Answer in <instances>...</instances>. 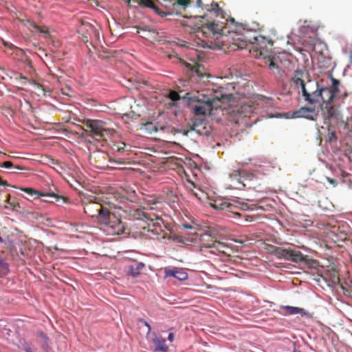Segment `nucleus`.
Masks as SVG:
<instances>
[{
    "instance_id": "1",
    "label": "nucleus",
    "mask_w": 352,
    "mask_h": 352,
    "mask_svg": "<svg viewBox=\"0 0 352 352\" xmlns=\"http://www.w3.org/2000/svg\"><path fill=\"white\" fill-rule=\"evenodd\" d=\"M206 15L197 16L199 19L200 26L197 28V31L201 32L206 37L219 36L223 38L222 43H228L230 47L234 49H244L249 44L252 43V39L255 40V52L256 57L263 56H268L267 54L272 50L273 43L271 41L267 40L263 36L258 38L256 36H251L252 30L248 28L246 24L237 23L234 19L231 18L227 20L230 23L229 27L224 25L223 23H218L214 21H206L204 20Z\"/></svg>"
},
{
    "instance_id": "2",
    "label": "nucleus",
    "mask_w": 352,
    "mask_h": 352,
    "mask_svg": "<svg viewBox=\"0 0 352 352\" xmlns=\"http://www.w3.org/2000/svg\"><path fill=\"white\" fill-rule=\"evenodd\" d=\"M84 212L89 217L96 218L98 223L104 225L108 234L119 235L124 231L121 218L111 212L100 203L90 201L85 204Z\"/></svg>"
},
{
    "instance_id": "3",
    "label": "nucleus",
    "mask_w": 352,
    "mask_h": 352,
    "mask_svg": "<svg viewBox=\"0 0 352 352\" xmlns=\"http://www.w3.org/2000/svg\"><path fill=\"white\" fill-rule=\"evenodd\" d=\"M133 217L136 219L142 220L146 223V226H143L142 231L140 232L143 235L159 241L171 239L170 229L164 224V220L156 214L137 209L134 212Z\"/></svg>"
},
{
    "instance_id": "4",
    "label": "nucleus",
    "mask_w": 352,
    "mask_h": 352,
    "mask_svg": "<svg viewBox=\"0 0 352 352\" xmlns=\"http://www.w3.org/2000/svg\"><path fill=\"white\" fill-rule=\"evenodd\" d=\"M292 82L297 89H300L302 96L305 102L310 104L319 102L320 87L318 82L309 78V75L302 70H296L292 78Z\"/></svg>"
},
{
    "instance_id": "5",
    "label": "nucleus",
    "mask_w": 352,
    "mask_h": 352,
    "mask_svg": "<svg viewBox=\"0 0 352 352\" xmlns=\"http://www.w3.org/2000/svg\"><path fill=\"white\" fill-rule=\"evenodd\" d=\"M86 131L89 135L98 142L106 140V136H113L116 130L107 123L99 120H87L85 123Z\"/></svg>"
},
{
    "instance_id": "6",
    "label": "nucleus",
    "mask_w": 352,
    "mask_h": 352,
    "mask_svg": "<svg viewBox=\"0 0 352 352\" xmlns=\"http://www.w3.org/2000/svg\"><path fill=\"white\" fill-rule=\"evenodd\" d=\"M331 85L329 87H320L319 100L322 101V104H331L336 96L339 94L340 81L331 74Z\"/></svg>"
},
{
    "instance_id": "7",
    "label": "nucleus",
    "mask_w": 352,
    "mask_h": 352,
    "mask_svg": "<svg viewBox=\"0 0 352 352\" xmlns=\"http://www.w3.org/2000/svg\"><path fill=\"white\" fill-rule=\"evenodd\" d=\"M220 100L214 98L212 100L208 99L205 102H201L192 107V111L196 116L212 115L213 110L220 107Z\"/></svg>"
},
{
    "instance_id": "8",
    "label": "nucleus",
    "mask_w": 352,
    "mask_h": 352,
    "mask_svg": "<svg viewBox=\"0 0 352 352\" xmlns=\"http://www.w3.org/2000/svg\"><path fill=\"white\" fill-rule=\"evenodd\" d=\"M213 208L217 210H226L228 212H231L234 216L243 218L242 221H241V223H245L248 222H252L254 221V218L252 216H248V215H243L241 213H239L238 211L236 210L238 208V205L234 204L231 202L228 201H223L220 203L219 204H214L213 205Z\"/></svg>"
},
{
    "instance_id": "9",
    "label": "nucleus",
    "mask_w": 352,
    "mask_h": 352,
    "mask_svg": "<svg viewBox=\"0 0 352 352\" xmlns=\"http://www.w3.org/2000/svg\"><path fill=\"white\" fill-rule=\"evenodd\" d=\"M199 241L201 243V250L202 248L214 249L218 252H224V248L227 246L225 243L214 239L211 234H203L199 236Z\"/></svg>"
},
{
    "instance_id": "10",
    "label": "nucleus",
    "mask_w": 352,
    "mask_h": 352,
    "mask_svg": "<svg viewBox=\"0 0 352 352\" xmlns=\"http://www.w3.org/2000/svg\"><path fill=\"white\" fill-rule=\"evenodd\" d=\"M21 190L30 196L36 195L37 197L54 198L58 206L70 203L68 197L54 192L43 193L31 188H21Z\"/></svg>"
},
{
    "instance_id": "11",
    "label": "nucleus",
    "mask_w": 352,
    "mask_h": 352,
    "mask_svg": "<svg viewBox=\"0 0 352 352\" xmlns=\"http://www.w3.org/2000/svg\"><path fill=\"white\" fill-rule=\"evenodd\" d=\"M318 116V112L315 107H302L299 109L292 112L294 118H306L310 120L316 121Z\"/></svg>"
},
{
    "instance_id": "12",
    "label": "nucleus",
    "mask_w": 352,
    "mask_h": 352,
    "mask_svg": "<svg viewBox=\"0 0 352 352\" xmlns=\"http://www.w3.org/2000/svg\"><path fill=\"white\" fill-rule=\"evenodd\" d=\"M257 182L258 178L254 173L245 170H242V182H241V186L255 190L258 186Z\"/></svg>"
},
{
    "instance_id": "13",
    "label": "nucleus",
    "mask_w": 352,
    "mask_h": 352,
    "mask_svg": "<svg viewBox=\"0 0 352 352\" xmlns=\"http://www.w3.org/2000/svg\"><path fill=\"white\" fill-rule=\"evenodd\" d=\"M111 150L119 155H127L131 151V146L124 142H113L111 145Z\"/></svg>"
},
{
    "instance_id": "14",
    "label": "nucleus",
    "mask_w": 352,
    "mask_h": 352,
    "mask_svg": "<svg viewBox=\"0 0 352 352\" xmlns=\"http://www.w3.org/2000/svg\"><path fill=\"white\" fill-rule=\"evenodd\" d=\"M285 260L298 263L300 262H306L307 258L301 252L288 248V254H287Z\"/></svg>"
},
{
    "instance_id": "15",
    "label": "nucleus",
    "mask_w": 352,
    "mask_h": 352,
    "mask_svg": "<svg viewBox=\"0 0 352 352\" xmlns=\"http://www.w3.org/2000/svg\"><path fill=\"white\" fill-rule=\"evenodd\" d=\"M165 274L166 276H173L181 281L187 280L188 277V274L179 268L166 269Z\"/></svg>"
},
{
    "instance_id": "16",
    "label": "nucleus",
    "mask_w": 352,
    "mask_h": 352,
    "mask_svg": "<svg viewBox=\"0 0 352 352\" xmlns=\"http://www.w3.org/2000/svg\"><path fill=\"white\" fill-rule=\"evenodd\" d=\"M144 204L145 205L143 208L146 212H148V210H155V206L160 203V199L155 195L146 196L143 199Z\"/></svg>"
},
{
    "instance_id": "17",
    "label": "nucleus",
    "mask_w": 352,
    "mask_h": 352,
    "mask_svg": "<svg viewBox=\"0 0 352 352\" xmlns=\"http://www.w3.org/2000/svg\"><path fill=\"white\" fill-rule=\"evenodd\" d=\"M138 4L144 8H149L157 14L158 15L164 17L167 15V14L163 11H162L151 0H138Z\"/></svg>"
},
{
    "instance_id": "18",
    "label": "nucleus",
    "mask_w": 352,
    "mask_h": 352,
    "mask_svg": "<svg viewBox=\"0 0 352 352\" xmlns=\"http://www.w3.org/2000/svg\"><path fill=\"white\" fill-rule=\"evenodd\" d=\"M153 341L155 347V351L161 352H167L168 347L166 344V340L162 337H158L154 333Z\"/></svg>"
},
{
    "instance_id": "19",
    "label": "nucleus",
    "mask_w": 352,
    "mask_h": 352,
    "mask_svg": "<svg viewBox=\"0 0 352 352\" xmlns=\"http://www.w3.org/2000/svg\"><path fill=\"white\" fill-rule=\"evenodd\" d=\"M180 62L182 65H184L190 71L196 73L199 76H204L203 73L201 71V68L202 67V66L200 64H199L196 62H194L193 63H189L186 62L184 60H181Z\"/></svg>"
},
{
    "instance_id": "20",
    "label": "nucleus",
    "mask_w": 352,
    "mask_h": 352,
    "mask_svg": "<svg viewBox=\"0 0 352 352\" xmlns=\"http://www.w3.org/2000/svg\"><path fill=\"white\" fill-rule=\"evenodd\" d=\"M242 170H234L229 175L231 181L233 182V184L236 186V188H241L240 186L241 185V182H242Z\"/></svg>"
},
{
    "instance_id": "21",
    "label": "nucleus",
    "mask_w": 352,
    "mask_h": 352,
    "mask_svg": "<svg viewBox=\"0 0 352 352\" xmlns=\"http://www.w3.org/2000/svg\"><path fill=\"white\" fill-rule=\"evenodd\" d=\"M270 251L276 256L278 258L286 259L287 254H288V248H283L280 247H276L272 245L270 247Z\"/></svg>"
},
{
    "instance_id": "22",
    "label": "nucleus",
    "mask_w": 352,
    "mask_h": 352,
    "mask_svg": "<svg viewBox=\"0 0 352 352\" xmlns=\"http://www.w3.org/2000/svg\"><path fill=\"white\" fill-rule=\"evenodd\" d=\"M321 109L326 111L324 116L327 119H331L336 117V109L331 104H321Z\"/></svg>"
},
{
    "instance_id": "23",
    "label": "nucleus",
    "mask_w": 352,
    "mask_h": 352,
    "mask_svg": "<svg viewBox=\"0 0 352 352\" xmlns=\"http://www.w3.org/2000/svg\"><path fill=\"white\" fill-rule=\"evenodd\" d=\"M144 267V264L142 263H135L129 266V274L133 277H137Z\"/></svg>"
},
{
    "instance_id": "24",
    "label": "nucleus",
    "mask_w": 352,
    "mask_h": 352,
    "mask_svg": "<svg viewBox=\"0 0 352 352\" xmlns=\"http://www.w3.org/2000/svg\"><path fill=\"white\" fill-rule=\"evenodd\" d=\"M188 128H189V131H195L199 135H208V131H206V123L200 125L197 124H188Z\"/></svg>"
},
{
    "instance_id": "25",
    "label": "nucleus",
    "mask_w": 352,
    "mask_h": 352,
    "mask_svg": "<svg viewBox=\"0 0 352 352\" xmlns=\"http://www.w3.org/2000/svg\"><path fill=\"white\" fill-rule=\"evenodd\" d=\"M185 174H186V180L184 182V186H185L186 188L192 195H194L195 197H198L199 199H200L199 197L197 192L194 190L196 188L194 182L189 179V175H188L186 172H185Z\"/></svg>"
},
{
    "instance_id": "26",
    "label": "nucleus",
    "mask_w": 352,
    "mask_h": 352,
    "mask_svg": "<svg viewBox=\"0 0 352 352\" xmlns=\"http://www.w3.org/2000/svg\"><path fill=\"white\" fill-rule=\"evenodd\" d=\"M178 5L186 8L187 6L193 4L195 3V5L197 8L201 7L202 1L201 0H176Z\"/></svg>"
},
{
    "instance_id": "27",
    "label": "nucleus",
    "mask_w": 352,
    "mask_h": 352,
    "mask_svg": "<svg viewBox=\"0 0 352 352\" xmlns=\"http://www.w3.org/2000/svg\"><path fill=\"white\" fill-rule=\"evenodd\" d=\"M142 129L145 131L148 135H153L157 132L158 129L155 124L153 122H147L142 126Z\"/></svg>"
},
{
    "instance_id": "28",
    "label": "nucleus",
    "mask_w": 352,
    "mask_h": 352,
    "mask_svg": "<svg viewBox=\"0 0 352 352\" xmlns=\"http://www.w3.org/2000/svg\"><path fill=\"white\" fill-rule=\"evenodd\" d=\"M207 10L210 13H213L215 16H219L222 13V10L219 8L218 3H212L210 6H207Z\"/></svg>"
},
{
    "instance_id": "29",
    "label": "nucleus",
    "mask_w": 352,
    "mask_h": 352,
    "mask_svg": "<svg viewBox=\"0 0 352 352\" xmlns=\"http://www.w3.org/2000/svg\"><path fill=\"white\" fill-rule=\"evenodd\" d=\"M9 272V267L8 263L0 258V277L6 276Z\"/></svg>"
},
{
    "instance_id": "30",
    "label": "nucleus",
    "mask_w": 352,
    "mask_h": 352,
    "mask_svg": "<svg viewBox=\"0 0 352 352\" xmlns=\"http://www.w3.org/2000/svg\"><path fill=\"white\" fill-rule=\"evenodd\" d=\"M285 309L287 310V313L289 314H301L302 316L305 314V311L303 309L296 307H290L287 306L285 307Z\"/></svg>"
},
{
    "instance_id": "31",
    "label": "nucleus",
    "mask_w": 352,
    "mask_h": 352,
    "mask_svg": "<svg viewBox=\"0 0 352 352\" xmlns=\"http://www.w3.org/2000/svg\"><path fill=\"white\" fill-rule=\"evenodd\" d=\"M125 191V194L123 195L124 197H126V198L133 202L135 201L136 199V193H135V191L134 190H133L132 188H128L126 189H124V190Z\"/></svg>"
},
{
    "instance_id": "32",
    "label": "nucleus",
    "mask_w": 352,
    "mask_h": 352,
    "mask_svg": "<svg viewBox=\"0 0 352 352\" xmlns=\"http://www.w3.org/2000/svg\"><path fill=\"white\" fill-rule=\"evenodd\" d=\"M168 97L173 104L181 99L179 94L175 91H170Z\"/></svg>"
},
{
    "instance_id": "33",
    "label": "nucleus",
    "mask_w": 352,
    "mask_h": 352,
    "mask_svg": "<svg viewBox=\"0 0 352 352\" xmlns=\"http://www.w3.org/2000/svg\"><path fill=\"white\" fill-rule=\"evenodd\" d=\"M235 204L238 205V208L243 210H253V206H249L247 203L245 202H239V201H235Z\"/></svg>"
},
{
    "instance_id": "34",
    "label": "nucleus",
    "mask_w": 352,
    "mask_h": 352,
    "mask_svg": "<svg viewBox=\"0 0 352 352\" xmlns=\"http://www.w3.org/2000/svg\"><path fill=\"white\" fill-rule=\"evenodd\" d=\"M32 25L34 28V29H36L39 32L46 35L48 34V30L47 28L38 26L35 23H32Z\"/></svg>"
},
{
    "instance_id": "35",
    "label": "nucleus",
    "mask_w": 352,
    "mask_h": 352,
    "mask_svg": "<svg viewBox=\"0 0 352 352\" xmlns=\"http://www.w3.org/2000/svg\"><path fill=\"white\" fill-rule=\"evenodd\" d=\"M205 124V122L204 120H202L201 118H192L190 123H189L188 124L200 125V124Z\"/></svg>"
},
{
    "instance_id": "36",
    "label": "nucleus",
    "mask_w": 352,
    "mask_h": 352,
    "mask_svg": "<svg viewBox=\"0 0 352 352\" xmlns=\"http://www.w3.org/2000/svg\"><path fill=\"white\" fill-rule=\"evenodd\" d=\"M2 44L7 48H8L10 50H13L14 49H16V47L14 46L12 43L7 42L3 39H1Z\"/></svg>"
},
{
    "instance_id": "37",
    "label": "nucleus",
    "mask_w": 352,
    "mask_h": 352,
    "mask_svg": "<svg viewBox=\"0 0 352 352\" xmlns=\"http://www.w3.org/2000/svg\"><path fill=\"white\" fill-rule=\"evenodd\" d=\"M0 167L6 168H10L13 167V164L10 162L7 161L0 164Z\"/></svg>"
},
{
    "instance_id": "38",
    "label": "nucleus",
    "mask_w": 352,
    "mask_h": 352,
    "mask_svg": "<svg viewBox=\"0 0 352 352\" xmlns=\"http://www.w3.org/2000/svg\"><path fill=\"white\" fill-rule=\"evenodd\" d=\"M267 57L268 58L269 61H270L269 68L271 69H272L274 68H276V64L274 63L273 58L270 56H268Z\"/></svg>"
},
{
    "instance_id": "39",
    "label": "nucleus",
    "mask_w": 352,
    "mask_h": 352,
    "mask_svg": "<svg viewBox=\"0 0 352 352\" xmlns=\"http://www.w3.org/2000/svg\"><path fill=\"white\" fill-rule=\"evenodd\" d=\"M45 198L46 199H43V201L47 202V203L56 202L58 204V203L56 201L54 198H51V197H45Z\"/></svg>"
},
{
    "instance_id": "40",
    "label": "nucleus",
    "mask_w": 352,
    "mask_h": 352,
    "mask_svg": "<svg viewBox=\"0 0 352 352\" xmlns=\"http://www.w3.org/2000/svg\"><path fill=\"white\" fill-rule=\"evenodd\" d=\"M20 80H21V85H25L28 81V78L26 77H24V76H21L20 77Z\"/></svg>"
},
{
    "instance_id": "41",
    "label": "nucleus",
    "mask_w": 352,
    "mask_h": 352,
    "mask_svg": "<svg viewBox=\"0 0 352 352\" xmlns=\"http://www.w3.org/2000/svg\"><path fill=\"white\" fill-rule=\"evenodd\" d=\"M327 180H328V182H329L330 184H333V186H336V185H337V184H338V183H337V181H336V179H331V178H329V177H328V178H327Z\"/></svg>"
},
{
    "instance_id": "42",
    "label": "nucleus",
    "mask_w": 352,
    "mask_h": 352,
    "mask_svg": "<svg viewBox=\"0 0 352 352\" xmlns=\"http://www.w3.org/2000/svg\"><path fill=\"white\" fill-rule=\"evenodd\" d=\"M175 339V335L173 333H170L168 334V340L170 341V342H173Z\"/></svg>"
},
{
    "instance_id": "43",
    "label": "nucleus",
    "mask_w": 352,
    "mask_h": 352,
    "mask_svg": "<svg viewBox=\"0 0 352 352\" xmlns=\"http://www.w3.org/2000/svg\"><path fill=\"white\" fill-rule=\"evenodd\" d=\"M182 227H183L185 229L190 230L192 229V226L190 224L184 223L182 225Z\"/></svg>"
},
{
    "instance_id": "44",
    "label": "nucleus",
    "mask_w": 352,
    "mask_h": 352,
    "mask_svg": "<svg viewBox=\"0 0 352 352\" xmlns=\"http://www.w3.org/2000/svg\"><path fill=\"white\" fill-rule=\"evenodd\" d=\"M333 281L334 283L339 281V277L337 272H335V274L333 276Z\"/></svg>"
},
{
    "instance_id": "45",
    "label": "nucleus",
    "mask_w": 352,
    "mask_h": 352,
    "mask_svg": "<svg viewBox=\"0 0 352 352\" xmlns=\"http://www.w3.org/2000/svg\"><path fill=\"white\" fill-rule=\"evenodd\" d=\"M142 322L144 324V325L148 328V332H150L151 328V325L145 320H142Z\"/></svg>"
},
{
    "instance_id": "46",
    "label": "nucleus",
    "mask_w": 352,
    "mask_h": 352,
    "mask_svg": "<svg viewBox=\"0 0 352 352\" xmlns=\"http://www.w3.org/2000/svg\"><path fill=\"white\" fill-rule=\"evenodd\" d=\"M0 185H1V186H8V184L6 181L3 180L1 179V177H0Z\"/></svg>"
},
{
    "instance_id": "47",
    "label": "nucleus",
    "mask_w": 352,
    "mask_h": 352,
    "mask_svg": "<svg viewBox=\"0 0 352 352\" xmlns=\"http://www.w3.org/2000/svg\"><path fill=\"white\" fill-rule=\"evenodd\" d=\"M25 103L28 109H31V105H30V102H28V101L25 100Z\"/></svg>"
},
{
    "instance_id": "48",
    "label": "nucleus",
    "mask_w": 352,
    "mask_h": 352,
    "mask_svg": "<svg viewBox=\"0 0 352 352\" xmlns=\"http://www.w3.org/2000/svg\"><path fill=\"white\" fill-rule=\"evenodd\" d=\"M0 155H1L3 157H7L8 155L6 153H3L0 151Z\"/></svg>"
},
{
    "instance_id": "49",
    "label": "nucleus",
    "mask_w": 352,
    "mask_h": 352,
    "mask_svg": "<svg viewBox=\"0 0 352 352\" xmlns=\"http://www.w3.org/2000/svg\"><path fill=\"white\" fill-rule=\"evenodd\" d=\"M16 168L19 169V170H23V168L19 166H17L15 167Z\"/></svg>"
},
{
    "instance_id": "50",
    "label": "nucleus",
    "mask_w": 352,
    "mask_h": 352,
    "mask_svg": "<svg viewBox=\"0 0 352 352\" xmlns=\"http://www.w3.org/2000/svg\"><path fill=\"white\" fill-rule=\"evenodd\" d=\"M116 163H118V164H123V162H122V161H118H118H116Z\"/></svg>"
},
{
    "instance_id": "51",
    "label": "nucleus",
    "mask_w": 352,
    "mask_h": 352,
    "mask_svg": "<svg viewBox=\"0 0 352 352\" xmlns=\"http://www.w3.org/2000/svg\"><path fill=\"white\" fill-rule=\"evenodd\" d=\"M26 352H32V351L31 350V349H26Z\"/></svg>"
},
{
    "instance_id": "52",
    "label": "nucleus",
    "mask_w": 352,
    "mask_h": 352,
    "mask_svg": "<svg viewBox=\"0 0 352 352\" xmlns=\"http://www.w3.org/2000/svg\"><path fill=\"white\" fill-rule=\"evenodd\" d=\"M3 2V0H0V4H2Z\"/></svg>"
},
{
    "instance_id": "53",
    "label": "nucleus",
    "mask_w": 352,
    "mask_h": 352,
    "mask_svg": "<svg viewBox=\"0 0 352 352\" xmlns=\"http://www.w3.org/2000/svg\"><path fill=\"white\" fill-rule=\"evenodd\" d=\"M8 199H10V195H8Z\"/></svg>"
},
{
    "instance_id": "54",
    "label": "nucleus",
    "mask_w": 352,
    "mask_h": 352,
    "mask_svg": "<svg viewBox=\"0 0 352 352\" xmlns=\"http://www.w3.org/2000/svg\"><path fill=\"white\" fill-rule=\"evenodd\" d=\"M0 241H2V239H1V237H0Z\"/></svg>"
}]
</instances>
